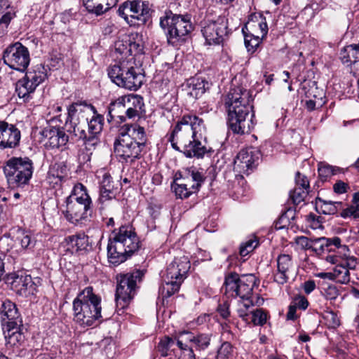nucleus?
<instances>
[{
	"label": "nucleus",
	"mask_w": 359,
	"mask_h": 359,
	"mask_svg": "<svg viewBox=\"0 0 359 359\" xmlns=\"http://www.w3.org/2000/svg\"><path fill=\"white\" fill-rule=\"evenodd\" d=\"M204 121L196 115H184L175 124L168 142L172 147L188 158H203L210 149L207 147Z\"/></svg>",
	"instance_id": "f257e3e1"
},
{
	"label": "nucleus",
	"mask_w": 359,
	"mask_h": 359,
	"mask_svg": "<svg viewBox=\"0 0 359 359\" xmlns=\"http://www.w3.org/2000/svg\"><path fill=\"white\" fill-rule=\"evenodd\" d=\"M250 92L241 86L233 83L224 98V107L228 113L229 128L234 133H249L254 127V114H250L252 106Z\"/></svg>",
	"instance_id": "f03ea898"
},
{
	"label": "nucleus",
	"mask_w": 359,
	"mask_h": 359,
	"mask_svg": "<svg viewBox=\"0 0 359 359\" xmlns=\"http://www.w3.org/2000/svg\"><path fill=\"white\" fill-rule=\"evenodd\" d=\"M74 320L83 327L93 325L102 318L101 297L91 286L85 287L73 301Z\"/></svg>",
	"instance_id": "7ed1b4c3"
},
{
	"label": "nucleus",
	"mask_w": 359,
	"mask_h": 359,
	"mask_svg": "<svg viewBox=\"0 0 359 359\" xmlns=\"http://www.w3.org/2000/svg\"><path fill=\"white\" fill-rule=\"evenodd\" d=\"M140 248V241L130 226H122L107 245L109 262L119 265L128 259Z\"/></svg>",
	"instance_id": "20e7f679"
},
{
	"label": "nucleus",
	"mask_w": 359,
	"mask_h": 359,
	"mask_svg": "<svg viewBox=\"0 0 359 359\" xmlns=\"http://www.w3.org/2000/svg\"><path fill=\"white\" fill-rule=\"evenodd\" d=\"M160 26L164 30L169 44L177 46L184 42L194 30L188 15L173 14L166 11L160 18Z\"/></svg>",
	"instance_id": "39448f33"
},
{
	"label": "nucleus",
	"mask_w": 359,
	"mask_h": 359,
	"mask_svg": "<svg viewBox=\"0 0 359 359\" xmlns=\"http://www.w3.org/2000/svg\"><path fill=\"white\" fill-rule=\"evenodd\" d=\"M190 262L187 257L175 258L168 265L163 275V284L159 288V293L163 297H170L179 291L190 269Z\"/></svg>",
	"instance_id": "423d86ee"
},
{
	"label": "nucleus",
	"mask_w": 359,
	"mask_h": 359,
	"mask_svg": "<svg viewBox=\"0 0 359 359\" xmlns=\"http://www.w3.org/2000/svg\"><path fill=\"white\" fill-rule=\"evenodd\" d=\"M107 72L113 83L129 90H137L143 83L142 74L128 62L121 61L110 65Z\"/></svg>",
	"instance_id": "0eeeda50"
},
{
	"label": "nucleus",
	"mask_w": 359,
	"mask_h": 359,
	"mask_svg": "<svg viewBox=\"0 0 359 359\" xmlns=\"http://www.w3.org/2000/svg\"><path fill=\"white\" fill-rule=\"evenodd\" d=\"M144 271L136 269L127 273L116 276V290L115 300L118 309L126 308L136 294L137 284L142 281Z\"/></svg>",
	"instance_id": "6e6552de"
},
{
	"label": "nucleus",
	"mask_w": 359,
	"mask_h": 359,
	"mask_svg": "<svg viewBox=\"0 0 359 359\" xmlns=\"http://www.w3.org/2000/svg\"><path fill=\"white\" fill-rule=\"evenodd\" d=\"M4 173L8 184L20 187L27 184L33 173V163L27 157H12L6 161Z\"/></svg>",
	"instance_id": "1a4fd4ad"
},
{
	"label": "nucleus",
	"mask_w": 359,
	"mask_h": 359,
	"mask_svg": "<svg viewBox=\"0 0 359 359\" xmlns=\"http://www.w3.org/2000/svg\"><path fill=\"white\" fill-rule=\"evenodd\" d=\"M104 118L95 117L90 121L86 126L77 124L72 126V129L67 128V131L73 133L83 142L85 149L92 154L97 147L100 144V135L103 128Z\"/></svg>",
	"instance_id": "9d476101"
},
{
	"label": "nucleus",
	"mask_w": 359,
	"mask_h": 359,
	"mask_svg": "<svg viewBox=\"0 0 359 359\" xmlns=\"http://www.w3.org/2000/svg\"><path fill=\"white\" fill-rule=\"evenodd\" d=\"M211 334H195L189 331L180 332L176 338V344L181 351L183 359H196V351H203L210 344Z\"/></svg>",
	"instance_id": "9b49d317"
},
{
	"label": "nucleus",
	"mask_w": 359,
	"mask_h": 359,
	"mask_svg": "<svg viewBox=\"0 0 359 359\" xmlns=\"http://www.w3.org/2000/svg\"><path fill=\"white\" fill-rule=\"evenodd\" d=\"M255 284V276L252 274L240 277L238 274L231 273L225 278L224 294L227 297H239L240 300L250 299Z\"/></svg>",
	"instance_id": "f8f14e48"
},
{
	"label": "nucleus",
	"mask_w": 359,
	"mask_h": 359,
	"mask_svg": "<svg viewBox=\"0 0 359 359\" xmlns=\"http://www.w3.org/2000/svg\"><path fill=\"white\" fill-rule=\"evenodd\" d=\"M325 260L335 264L332 270L334 280L341 284H347L350 281V270H355L358 262L357 259L349 256V251L342 253L329 255Z\"/></svg>",
	"instance_id": "ddd939ff"
},
{
	"label": "nucleus",
	"mask_w": 359,
	"mask_h": 359,
	"mask_svg": "<svg viewBox=\"0 0 359 359\" xmlns=\"http://www.w3.org/2000/svg\"><path fill=\"white\" fill-rule=\"evenodd\" d=\"M68 116L66 121L67 128L72 129L73 126L83 125L86 126L90 121L95 117H103L98 114L95 107L87 104L86 102H73L69 106Z\"/></svg>",
	"instance_id": "4468645a"
},
{
	"label": "nucleus",
	"mask_w": 359,
	"mask_h": 359,
	"mask_svg": "<svg viewBox=\"0 0 359 359\" xmlns=\"http://www.w3.org/2000/svg\"><path fill=\"white\" fill-rule=\"evenodd\" d=\"M117 13L130 25L133 23V19L145 24L150 18L151 8L148 1L134 0L123 3Z\"/></svg>",
	"instance_id": "2eb2a0df"
},
{
	"label": "nucleus",
	"mask_w": 359,
	"mask_h": 359,
	"mask_svg": "<svg viewBox=\"0 0 359 359\" xmlns=\"http://www.w3.org/2000/svg\"><path fill=\"white\" fill-rule=\"evenodd\" d=\"M3 60L11 69L24 72L29 64V53L27 47L20 42H15L4 50Z\"/></svg>",
	"instance_id": "dca6fc26"
},
{
	"label": "nucleus",
	"mask_w": 359,
	"mask_h": 359,
	"mask_svg": "<svg viewBox=\"0 0 359 359\" xmlns=\"http://www.w3.org/2000/svg\"><path fill=\"white\" fill-rule=\"evenodd\" d=\"M259 151L255 148L242 149L236 156L233 162V171L235 179L240 184V181L243 180L242 174L248 175L257 165L259 159Z\"/></svg>",
	"instance_id": "f3484780"
},
{
	"label": "nucleus",
	"mask_w": 359,
	"mask_h": 359,
	"mask_svg": "<svg viewBox=\"0 0 359 359\" xmlns=\"http://www.w3.org/2000/svg\"><path fill=\"white\" fill-rule=\"evenodd\" d=\"M201 32L208 44H219L229 33L227 20L219 17L216 20H205Z\"/></svg>",
	"instance_id": "a211bd4d"
},
{
	"label": "nucleus",
	"mask_w": 359,
	"mask_h": 359,
	"mask_svg": "<svg viewBox=\"0 0 359 359\" xmlns=\"http://www.w3.org/2000/svg\"><path fill=\"white\" fill-rule=\"evenodd\" d=\"M114 151L119 160L133 163L135 160L141 158V153L144 149L140 145L132 141L130 137L121 135L114 142Z\"/></svg>",
	"instance_id": "6ab92c4d"
},
{
	"label": "nucleus",
	"mask_w": 359,
	"mask_h": 359,
	"mask_svg": "<svg viewBox=\"0 0 359 359\" xmlns=\"http://www.w3.org/2000/svg\"><path fill=\"white\" fill-rule=\"evenodd\" d=\"M341 240L337 236L332 238L320 237L313 239L311 250L316 255L323 259L329 255L348 252L346 245H341Z\"/></svg>",
	"instance_id": "aec40b11"
},
{
	"label": "nucleus",
	"mask_w": 359,
	"mask_h": 359,
	"mask_svg": "<svg viewBox=\"0 0 359 359\" xmlns=\"http://www.w3.org/2000/svg\"><path fill=\"white\" fill-rule=\"evenodd\" d=\"M277 270L273 273V280L279 285L286 283L294 273L295 264L291 255L281 254L276 258Z\"/></svg>",
	"instance_id": "412c9836"
},
{
	"label": "nucleus",
	"mask_w": 359,
	"mask_h": 359,
	"mask_svg": "<svg viewBox=\"0 0 359 359\" xmlns=\"http://www.w3.org/2000/svg\"><path fill=\"white\" fill-rule=\"evenodd\" d=\"M62 213L67 221L74 224H82L92 215L93 207H85L83 205L65 201V207Z\"/></svg>",
	"instance_id": "4be33fe9"
},
{
	"label": "nucleus",
	"mask_w": 359,
	"mask_h": 359,
	"mask_svg": "<svg viewBox=\"0 0 359 359\" xmlns=\"http://www.w3.org/2000/svg\"><path fill=\"white\" fill-rule=\"evenodd\" d=\"M45 141L44 145L48 149L59 148L66 145L69 140L68 135L62 128L48 126L40 132Z\"/></svg>",
	"instance_id": "5701e85b"
},
{
	"label": "nucleus",
	"mask_w": 359,
	"mask_h": 359,
	"mask_svg": "<svg viewBox=\"0 0 359 359\" xmlns=\"http://www.w3.org/2000/svg\"><path fill=\"white\" fill-rule=\"evenodd\" d=\"M4 124L0 138V148H15L19 144L20 131L15 125L6 121Z\"/></svg>",
	"instance_id": "b1692460"
},
{
	"label": "nucleus",
	"mask_w": 359,
	"mask_h": 359,
	"mask_svg": "<svg viewBox=\"0 0 359 359\" xmlns=\"http://www.w3.org/2000/svg\"><path fill=\"white\" fill-rule=\"evenodd\" d=\"M0 314L2 327L19 325L22 323L15 304L9 300L3 302Z\"/></svg>",
	"instance_id": "393cba45"
},
{
	"label": "nucleus",
	"mask_w": 359,
	"mask_h": 359,
	"mask_svg": "<svg viewBox=\"0 0 359 359\" xmlns=\"http://www.w3.org/2000/svg\"><path fill=\"white\" fill-rule=\"evenodd\" d=\"M125 107L126 109L125 114L126 119H132L136 117H140L144 109V106L143 98L138 95L130 94L125 95Z\"/></svg>",
	"instance_id": "a878e982"
},
{
	"label": "nucleus",
	"mask_w": 359,
	"mask_h": 359,
	"mask_svg": "<svg viewBox=\"0 0 359 359\" xmlns=\"http://www.w3.org/2000/svg\"><path fill=\"white\" fill-rule=\"evenodd\" d=\"M65 201L83 205L85 207H93L92 199L88 194L87 188L81 183L76 184L70 195Z\"/></svg>",
	"instance_id": "bb28decb"
},
{
	"label": "nucleus",
	"mask_w": 359,
	"mask_h": 359,
	"mask_svg": "<svg viewBox=\"0 0 359 359\" xmlns=\"http://www.w3.org/2000/svg\"><path fill=\"white\" fill-rule=\"evenodd\" d=\"M120 135L130 137L132 141H135V143L144 148L145 147L147 141L146 131L144 127L138 124L125 125L124 132L121 133Z\"/></svg>",
	"instance_id": "cd10ccee"
},
{
	"label": "nucleus",
	"mask_w": 359,
	"mask_h": 359,
	"mask_svg": "<svg viewBox=\"0 0 359 359\" xmlns=\"http://www.w3.org/2000/svg\"><path fill=\"white\" fill-rule=\"evenodd\" d=\"M208 88V82L204 78L194 77L188 80L185 90L189 97L198 99Z\"/></svg>",
	"instance_id": "c85d7f7f"
},
{
	"label": "nucleus",
	"mask_w": 359,
	"mask_h": 359,
	"mask_svg": "<svg viewBox=\"0 0 359 359\" xmlns=\"http://www.w3.org/2000/svg\"><path fill=\"white\" fill-rule=\"evenodd\" d=\"M118 0H83L88 13L100 15L116 6Z\"/></svg>",
	"instance_id": "c756f323"
},
{
	"label": "nucleus",
	"mask_w": 359,
	"mask_h": 359,
	"mask_svg": "<svg viewBox=\"0 0 359 359\" xmlns=\"http://www.w3.org/2000/svg\"><path fill=\"white\" fill-rule=\"evenodd\" d=\"M114 198V184L111 177L109 173L104 172L100 182L99 202L103 205L105 202L111 201ZM100 208L103 209L104 207L101 206Z\"/></svg>",
	"instance_id": "7c9ffc66"
},
{
	"label": "nucleus",
	"mask_w": 359,
	"mask_h": 359,
	"mask_svg": "<svg viewBox=\"0 0 359 359\" xmlns=\"http://www.w3.org/2000/svg\"><path fill=\"white\" fill-rule=\"evenodd\" d=\"M67 250L72 253L86 250L88 247V237L83 233L71 235L65 238Z\"/></svg>",
	"instance_id": "2f4dec72"
},
{
	"label": "nucleus",
	"mask_w": 359,
	"mask_h": 359,
	"mask_svg": "<svg viewBox=\"0 0 359 359\" xmlns=\"http://www.w3.org/2000/svg\"><path fill=\"white\" fill-rule=\"evenodd\" d=\"M2 330L8 348L18 346L24 342L25 336L19 331L18 325L4 327Z\"/></svg>",
	"instance_id": "473e14b6"
},
{
	"label": "nucleus",
	"mask_w": 359,
	"mask_h": 359,
	"mask_svg": "<svg viewBox=\"0 0 359 359\" xmlns=\"http://www.w3.org/2000/svg\"><path fill=\"white\" fill-rule=\"evenodd\" d=\"M10 234L13 240L20 245L22 249H32L34 247L36 240L30 232L21 228L13 229Z\"/></svg>",
	"instance_id": "72a5a7b5"
},
{
	"label": "nucleus",
	"mask_w": 359,
	"mask_h": 359,
	"mask_svg": "<svg viewBox=\"0 0 359 359\" xmlns=\"http://www.w3.org/2000/svg\"><path fill=\"white\" fill-rule=\"evenodd\" d=\"M125 103V95L120 96L111 102L109 107V116L110 117V119L108 118L109 121L115 118L119 119L121 123L126 121Z\"/></svg>",
	"instance_id": "f704fd0d"
},
{
	"label": "nucleus",
	"mask_w": 359,
	"mask_h": 359,
	"mask_svg": "<svg viewBox=\"0 0 359 359\" xmlns=\"http://www.w3.org/2000/svg\"><path fill=\"white\" fill-rule=\"evenodd\" d=\"M356 44H351L344 47L339 54V59L341 62L350 67L351 73L353 74V63L355 60L357 59V56L359 54L357 49Z\"/></svg>",
	"instance_id": "c9c22d12"
},
{
	"label": "nucleus",
	"mask_w": 359,
	"mask_h": 359,
	"mask_svg": "<svg viewBox=\"0 0 359 359\" xmlns=\"http://www.w3.org/2000/svg\"><path fill=\"white\" fill-rule=\"evenodd\" d=\"M67 176V168L63 163H56L52 165L48 172V180L50 183L57 184Z\"/></svg>",
	"instance_id": "e433bc0d"
},
{
	"label": "nucleus",
	"mask_w": 359,
	"mask_h": 359,
	"mask_svg": "<svg viewBox=\"0 0 359 359\" xmlns=\"http://www.w3.org/2000/svg\"><path fill=\"white\" fill-rule=\"evenodd\" d=\"M341 204V202H333L332 201L324 200L320 197L316 198L315 207L318 212L324 215H334L337 212V205Z\"/></svg>",
	"instance_id": "4c0bfd02"
},
{
	"label": "nucleus",
	"mask_w": 359,
	"mask_h": 359,
	"mask_svg": "<svg viewBox=\"0 0 359 359\" xmlns=\"http://www.w3.org/2000/svg\"><path fill=\"white\" fill-rule=\"evenodd\" d=\"M27 79L36 87L41 83L47 77L45 67L39 65L32 69L26 72L25 76Z\"/></svg>",
	"instance_id": "58836bf2"
},
{
	"label": "nucleus",
	"mask_w": 359,
	"mask_h": 359,
	"mask_svg": "<svg viewBox=\"0 0 359 359\" xmlns=\"http://www.w3.org/2000/svg\"><path fill=\"white\" fill-rule=\"evenodd\" d=\"M253 306L254 304L251 299L238 301L236 313L246 324L248 323L250 317L253 312Z\"/></svg>",
	"instance_id": "ea45409f"
},
{
	"label": "nucleus",
	"mask_w": 359,
	"mask_h": 359,
	"mask_svg": "<svg viewBox=\"0 0 359 359\" xmlns=\"http://www.w3.org/2000/svg\"><path fill=\"white\" fill-rule=\"evenodd\" d=\"M178 181L182 182V184L194 185L191 187L192 192H194L201 187L203 182V177L200 172L192 170L191 172H188L184 177L178 178Z\"/></svg>",
	"instance_id": "a19ab883"
},
{
	"label": "nucleus",
	"mask_w": 359,
	"mask_h": 359,
	"mask_svg": "<svg viewBox=\"0 0 359 359\" xmlns=\"http://www.w3.org/2000/svg\"><path fill=\"white\" fill-rule=\"evenodd\" d=\"M340 216L343 218L353 217L357 219L359 217V191L353 194L352 204L344 209L341 212Z\"/></svg>",
	"instance_id": "79ce46f5"
},
{
	"label": "nucleus",
	"mask_w": 359,
	"mask_h": 359,
	"mask_svg": "<svg viewBox=\"0 0 359 359\" xmlns=\"http://www.w3.org/2000/svg\"><path fill=\"white\" fill-rule=\"evenodd\" d=\"M36 86L29 81L25 76L19 80L16 84V92L20 97L27 98L32 93Z\"/></svg>",
	"instance_id": "37998d69"
},
{
	"label": "nucleus",
	"mask_w": 359,
	"mask_h": 359,
	"mask_svg": "<svg viewBox=\"0 0 359 359\" xmlns=\"http://www.w3.org/2000/svg\"><path fill=\"white\" fill-rule=\"evenodd\" d=\"M194 186L182 184V182L178 181V178H176L172 184V189L177 198L183 199L188 198L193 193L191 187Z\"/></svg>",
	"instance_id": "c03bdc74"
},
{
	"label": "nucleus",
	"mask_w": 359,
	"mask_h": 359,
	"mask_svg": "<svg viewBox=\"0 0 359 359\" xmlns=\"http://www.w3.org/2000/svg\"><path fill=\"white\" fill-rule=\"evenodd\" d=\"M32 283V278L29 276H16L12 283L11 286L13 290H15L18 292H25L28 287V285Z\"/></svg>",
	"instance_id": "a18cd8bd"
},
{
	"label": "nucleus",
	"mask_w": 359,
	"mask_h": 359,
	"mask_svg": "<svg viewBox=\"0 0 359 359\" xmlns=\"http://www.w3.org/2000/svg\"><path fill=\"white\" fill-rule=\"evenodd\" d=\"M264 37L253 34H245V45L248 51L254 53L259 47Z\"/></svg>",
	"instance_id": "49530a36"
},
{
	"label": "nucleus",
	"mask_w": 359,
	"mask_h": 359,
	"mask_svg": "<svg viewBox=\"0 0 359 359\" xmlns=\"http://www.w3.org/2000/svg\"><path fill=\"white\" fill-rule=\"evenodd\" d=\"M259 245L256 237H252L241 244L239 254L241 257H245L252 252Z\"/></svg>",
	"instance_id": "de8ad7c7"
},
{
	"label": "nucleus",
	"mask_w": 359,
	"mask_h": 359,
	"mask_svg": "<svg viewBox=\"0 0 359 359\" xmlns=\"http://www.w3.org/2000/svg\"><path fill=\"white\" fill-rule=\"evenodd\" d=\"M309 192L308 189L296 186L292 191L290 192V198L294 205H299L304 201Z\"/></svg>",
	"instance_id": "09e8293b"
},
{
	"label": "nucleus",
	"mask_w": 359,
	"mask_h": 359,
	"mask_svg": "<svg viewBox=\"0 0 359 359\" xmlns=\"http://www.w3.org/2000/svg\"><path fill=\"white\" fill-rule=\"evenodd\" d=\"M267 320V315L265 311L262 309H255L253 310L252 313L248 323H252L254 325H259L262 326L264 325Z\"/></svg>",
	"instance_id": "8fccbe9b"
},
{
	"label": "nucleus",
	"mask_w": 359,
	"mask_h": 359,
	"mask_svg": "<svg viewBox=\"0 0 359 359\" xmlns=\"http://www.w3.org/2000/svg\"><path fill=\"white\" fill-rule=\"evenodd\" d=\"M173 344L174 340L168 336H165L160 339L157 346V350L162 357L168 356V351Z\"/></svg>",
	"instance_id": "3c124183"
},
{
	"label": "nucleus",
	"mask_w": 359,
	"mask_h": 359,
	"mask_svg": "<svg viewBox=\"0 0 359 359\" xmlns=\"http://www.w3.org/2000/svg\"><path fill=\"white\" fill-rule=\"evenodd\" d=\"M249 25L252 29H259V33L257 35H259L262 37H265L266 36L269 29L268 25L265 18L262 15H259L257 22L252 21L249 23Z\"/></svg>",
	"instance_id": "603ef678"
},
{
	"label": "nucleus",
	"mask_w": 359,
	"mask_h": 359,
	"mask_svg": "<svg viewBox=\"0 0 359 359\" xmlns=\"http://www.w3.org/2000/svg\"><path fill=\"white\" fill-rule=\"evenodd\" d=\"M339 170V168L330 165H321L318 168V175L322 180L326 181L331 176L336 175Z\"/></svg>",
	"instance_id": "864d4df0"
},
{
	"label": "nucleus",
	"mask_w": 359,
	"mask_h": 359,
	"mask_svg": "<svg viewBox=\"0 0 359 359\" xmlns=\"http://www.w3.org/2000/svg\"><path fill=\"white\" fill-rule=\"evenodd\" d=\"M323 319L329 328H336L340 324L337 315L332 311H325L323 314Z\"/></svg>",
	"instance_id": "5fc2aeb1"
},
{
	"label": "nucleus",
	"mask_w": 359,
	"mask_h": 359,
	"mask_svg": "<svg viewBox=\"0 0 359 359\" xmlns=\"http://www.w3.org/2000/svg\"><path fill=\"white\" fill-rule=\"evenodd\" d=\"M321 292L327 299L330 300L336 299L339 295V290L334 285H327L323 287Z\"/></svg>",
	"instance_id": "6e6d98bb"
},
{
	"label": "nucleus",
	"mask_w": 359,
	"mask_h": 359,
	"mask_svg": "<svg viewBox=\"0 0 359 359\" xmlns=\"http://www.w3.org/2000/svg\"><path fill=\"white\" fill-rule=\"evenodd\" d=\"M232 353L233 347L231 344L229 342H224L217 351V357L218 359L229 358Z\"/></svg>",
	"instance_id": "4d7b16f0"
},
{
	"label": "nucleus",
	"mask_w": 359,
	"mask_h": 359,
	"mask_svg": "<svg viewBox=\"0 0 359 359\" xmlns=\"http://www.w3.org/2000/svg\"><path fill=\"white\" fill-rule=\"evenodd\" d=\"M15 11L13 8H9L0 18V25L8 28L11 21L15 18Z\"/></svg>",
	"instance_id": "13d9d810"
},
{
	"label": "nucleus",
	"mask_w": 359,
	"mask_h": 359,
	"mask_svg": "<svg viewBox=\"0 0 359 359\" xmlns=\"http://www.w3.org/2000/svg\"><path fill=\"white\" fill-rule=\"evenodd\" d=\"M313 239L303 236H297L295 238V243L302 250H311Z\"/></svg>",
	"instance_id": "bf43d9fd"
},
{
	"label": "nucleus",
	"mask_w": 359,
	"mask_h": 359,
	"mask_svg": "<svg viewBox=\"0 0 359 359\" xmlns=\"http://www.w3.org/2000/svg\"><path fill=\"white\" fill-rule=\"evenodd\" d=\"M115 50L121 55H129L128 51V40H118L115 42Z\"/></svg>",
	"instance_id": "052dcab7"
},
{
	"label": "nucleus",
	"mask_w": 359,
	"mask_h": 359,
	"mask_svg": "<svg viewBox=\"0 0 359 359\" xmlns=\"http://www.w3.org/2000/svg\"><path fill=\"white\" fill-rule=\"evenodd\" d=\"M229 304L227 301L219 304L217 307V312L224 318L227 319L230 316Z\"/></svg>",
	"instance_id": "680f3d73"
},
{
	"label": "nucleus",
	"mask_w": 359,
	"mask_h": 359,
	"mask_svg": "<svg viewBox=\"0 0 359 359\" xmlns=\"http://www.w3.org/2000/svg\"><path fill=\"white\" fill-rule=\"evenodd\" d=\"M296 186L305 189H309V182L305 175L297 172L295 177Z\"/></svg>",
	"instance_id": "e2e57ef3"
},
{
	"label": "nucleus",
	"mask_w": 359,
	"mask_h": 359,
	"mask_svg": "<svg viewBox=\"0 0 359 359\" xmlns=\"http://www.w3.org/2000/svg\"><path fill=\"white\" fill-rule=\"evenodd\" d=\"M348 189V184L339 180L337 181L334 185H333V189L335 193L341 194H344L347 191Z\"/></svg>",
	"instance_id": "0e129e2a"
},
{
	"label": "nucleus",
	"mask_w": 359,
	"mask_h": 359,
	"mask_svg": "<svg viewBox=\"0 0 359 359\" xmlns=\"http://www.w3.org/2000/svg\"><path fill=\"white\" fill-rule=\"evenodd\" d=\"M128 51L129 55L140 53L142 52L141 46L136 42H132L130 39L128 40Z\"/></svg>",
	"instance_id": "69168bd1"
},
{
	"label": "nucleus",
	"mask_w": 359,
	"mask_h": 359,
	"mask_svg": "<svg viewBox=\"0 0 359 359\" xmlns=\"http://www.w3.org/2000/svg\"><path fill=\"white\" fill-rule=\"evenodd\" d=\"M294 305L297 306V308L305 310L309 306V302L306 297L300 296L295 299Z\"/></svg>",
	"instance_id": "338daca9"
},
{
	"label": "nucleus",
	"mask_w": 359,
	"mask_h": 359,
	"mask_svg": "<svg viewBox=\"0 0 359 359\" xmlns=\"http://www.w3.org/2000/svg\"><path fill=\"white\" fill-rule=\"evenodd\" d=\"M303 288H304L305 293L310 294L316 288L315 281L313 280H309L304 282V283L303 285Z\"/></svg>",
	"instance_id": "774afa93"
}]
</instances>
